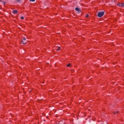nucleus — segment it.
I'll return each mask as SVG.
<instances>
[{"label": "nucleus", "mask_w": 124, "mask_h": 124, "mask_svg": "<svg viewBox=\"0 0 124 124\" xmlns=\"http://www.w3.org/2000/svg\"><path fill=\"white\" fill-rule=\"evenodd\" d=\"M104 15V12H99L97 14L98 17H102Z\"/></svg>", "instance_id": "nucleus-1"}, {"label": "nucleus", "mask_w": 124, "mask_h": 124, "mask_svg": "<svg viewBox=\"0 0 124 124\" xmlns=\"http://www.w3.org/2000/svg\"><path fill=\"white\" fill-rule=\"evenodd\" d=\"M22 44H27V41L26 38L23 37V39L21 40Z\"/></svg>", "instance_id": "nucleus-2"}, {"label": "nucleus", "mask_w": 124, "mask_h": 124, "mask_svg": "<svg viewBox=\"0 0 124 124\" xmlns=\"http://www.w3.org/2000/svg\"><path fill=\"white\" fill-rule=\"evenodd\" d=\"M75 10H76V11H77L78 12V13H81V9H79L78 8H76Z\"/></svg>", "instance_id": "nucleus-3"}, {"label": "nucleus", "mask_w": 124, "mask_h": 124, "mask_svg": "<svg viewBox=\"0 0 124 124\" xmlns=\"http://www.w3.org/2000/svg\"><path fill=\"white\" fill-rule=\"evenodd\" d=\"M17 13L18 12L16 10L13 11V14H17Z\"/></svg>", "instance_id": "nucleus-4"}, {"label": "nucleus", "mask_w": 124, "mask_h": 124, "mask_svg": "<svg viewBox=\"0 0 124 124\" xmlns=\"http://www.w3.org/2000/svg\"><path fill=\"white\" fill-rule=\"evenodd\" d=\"M118 5H119V6H123V7L124 6V3H120L119 4H118Z\"/></svg>", "instance_id": "nucleus-5"}, {"label": "nucleus", "mask_w": 124, "mask_h": 124, "mask_svg": "<svg viewBox=\"0 0 124 124\" xmlns=\"http://www.w3.org/2000/svg\"><path fill=\"white\" fill-rule=\"evenodd\" d=\"M70 65H71V63H69L67 65V67H69V66H70Z\"/></svg>", "instance_id": "nucleus-6"}, {"label": "nucleus", "mask_w": 124, "mask_h": 124, "mask_svg": "<svg viewBox=\"0 0 124 124\" xmlns=\"http://www.w3.org/2000/svg\"><path fill=\"white\" fill-rule=\"evenodd\" d=\"M60 50H61V47L59 46L58 49H57V51H60Z\"/></svg>", "instance_id": "nucleus-7"}, {"label": "nucleus", "mask_w": 124, "mask_h": 124, "mask_svg": "<svg viewBox=\"0 0 124 124\" xmlns=\"http://www.w3.org/2000/svg\"><path fill=\"white\" fill-rule=\"evenodd\" d=\"M86 18H88V17H89V14L86 15Z\"/></svg>", "instance_id": "nucleus-8"}, {"label": "nucleus", "mask_w": 124, "mask_h": 124, "mask_svg": "<svg viewBox=\"0 0 124 124\" xmlns=\"http://www.w3.org/2000/svg\"><path fill=\"white\" fill-rule=\"evenodd\" d=\"M20 18H21L22 20L24 19V16H21V17H20Z\"/></svg>", "instance_id": "nucleus-9"}, {"label": "nucleus", "mask_w": 124, "mask_h": 124, "mask_svg": "<svg viewBox=\"0 0 124 124\" xmlns=\"http://www.w3.org/2000/svg\"><path fill=\"white\" fill-rule=\"evenodd\" d=\"M2 1V2L3 3H4V4H5V3H6V2H5L3 1Z\"/></svg>", "instance_id": "nucleus-10"}, {"label": "nucleus", "mask_w": 124, "mask_h": 124, "mask_svg": "<svg viewBox=\"0 0 124 124\" xmlns=\"http://www.w3.org/2000/svg\"><path fill=\"white\" fill-rule=\"evenodd\" d=\"M31 1H35V0H30Z\"/></svg>", "instance_id": "nucleus-11"}, {"label": "nucleus", "mask_w": 124, "mask_h": 124, "mask_svg": "<svg viewBox=\"0 0 124 124\" xmlns=\"http://www.w3.org/2000/svg\"><path fill=\"white\" fill-rule=\"evenodd\" d=\"M16 1H17V2H20V0H16Z\"/></svg>", "instance_id": "nucleus-12"}, {"label": "nucleus", "mask_w": 124, "mask_h": 124, "mask_svg": "<svg viewBox=\"0 0 124 124\" xmlns=\"http://www.w3.org/2000/svg\"><path fill=\"white\" fill-rule=\"evenodd\" d=\"M119 111H116L115 112H114V114H116V113H118Z\"/></svg>", "instance_id": "nucleus-13"}]
</instances>
